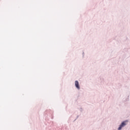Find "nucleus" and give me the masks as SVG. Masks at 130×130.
<instances>
[{"label": "nucleus", "mask_w": 130, "mask_h": 130, "mask_svg": "<svg viewBox=\"0 0 130 130\" xmlns=\"http://www.w3.org/2000/svg\"><path fill=\"white\" fill-rule=\"evenodd\" d=\"M75 84L76 88L78 89H80V86H79V82L78 81H75Z\"/></svg>", "instance_id": "nucleus-2"}, {"label": "nucleus", "mask_w": 130, "mask_h": 130, "mask_svg": "<svg viewBox=\"0 0 130 130\" xmlns=\"http://www.w3.org/2000/svg\"><path fill=\"white\" fill-rule=\"evenodd\" d=\"M126 121H123L121 123V124L120 125L119 127L118 128V130L121 129L123 126H125V125H126Z\"/></svg>", "instance_id": "nucleus-1"}]
</instances>
